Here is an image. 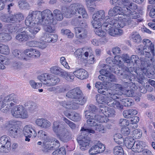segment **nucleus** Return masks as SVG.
<instances>
[{
	"mask_svg": "<svg viewBox=\"0 0 155 155\" xmlns=\"http://www.w3.org/2000/svg\"><path fill=\"white\" fill-rule=\"evenodd\" d=\"M146 72L147 69L145 68L137 70L136 73L137 74V78L140 80H142L144 78V74H145Z\"/></svg>",
	"mask_w": 155,
	"mask_h": 155,
	"instance_id": "44",
	"label": "nucleus"
},
{
	"mask_svg": "<svg viewBox=\"0 0 155 155\" xmlns=\"http://www.w3.org/2000/svg\"><path fill=\"white\" fill-rule=\"evenodd\" d=\"M60 104L64 107L69 109L74 110L78 109V105L79 104H76L73 100L72 101H62L60 102Z\"/></svg>",
	"mask_w": 155,
	"mask_h": 155,
	"instance_id": "25",
	"label": "nucleus"
},
{
	"mask_svg": "<svg viewBox=\"0 0 155 155\" xmlns=\"http://www.w3.org/2000/svg\"><path fill=\"white\" fill-rule=\"evenodd\" d=\"M101 27L98 28H95L94 31L96 34L98 36L102 37H104L106 35V33L105 32L102 30V28Z\"/></svg>",
	"mask_w": 155,
	"mask_h": 155,
	"instance_id": "64",
	"label": "nucleus"
},
{
	"mask_svg": "<svg viewBox=\"0 0 155 155\" xmlns=\"http://www.w3.org/2000/svg\"><path fill=\"white\" fill-rule=\"evenodd\" d=\"M126 8L123 7L122 8H121L120 7L117 6H115L113 8H111L108 11V14L109 16H114L113 19L114 20V18L117 16H120L122 14H124V13L127 12H126Z\"/></svg>",
	"mask_w": 155,
	"mask_h": 155,
	"instance_id": "16",
	"label": "nucleus"
},
{
	"mask_svg": "<svg viewBox=\"0 0 155 155\" xmlns=\"http://www.w3.org/2000/svg\"><path fill=\"white\" fill-rule=\"evenodd\" d=\"M120 101H121L122 104L125 106L129 107L132 105L133 103L132 101L129 99H120Z\"/></svg>",
	"mask_w": 155,
	"mask_h": 155,
	"instance_id": "58",
	"label": "nucleus"
},
{
	"mask_svg": "<svg viewBox=\"0 0 155 155\" xmlns=\"http://www.w3.org/2000/svg\"><path fill=\"white\" fill-rule=\"evenodd\" d=\"M113 87L115 90H112V91H114L116 92L117 93L120 94V92L121 93L120 95L122 94L123 92V90H124L125 88L123 87L122 85L120 84H113ZM120 95H119V96Z\"/></svg>",
	"mask_w": 155,
	"mask_h": 155,
	"instance_id": "45",
	"label": "nucleus"
},
{
	"mask_svg": "<svg viewBox=\"0 0 155 155\" xmlns=\"http://www.w3.org/2000/svg\"><path fill=\"white\" fill-rule=\"evenodd\" d=\"M23 132L25 136H28L29 137L35 138L37 135L34 127L31 124L26 125L24 127Z\"/></svg>",
	"mask_w": 155,
	"mask_h": 155,
	"instance_id": "18",
	"label": "nucleus"
},
{
	"mask_svg": "<svg viewBox=\"0 0 155 155\" xmlns=\"http://www.w3.org/2000/svg\"><path fill=\"white\" fill-rule=\"evenodd\" d=\"M66 96L70 98L73 99L76 104L83 105L86 102V99L83 96V93L81 90L77 87L70 90L67 92Z\"/></svg>",
	"mask_w": 155,
	"mask_h": 155,
	"instance_id": "7",
	"label": "nucleus"
},
{
	"mask_svg": "<svg viewBox=\"0 0 155 155\" xmlns=\"http://www.w3.org/2000/svg\"><path fill=\"white\" fill-rule=\"evenodd\" d=\"M75 12L74 15L77 16L76 20H77L78 18H88V15L84 6L81 5L78 3L73 4Z\"/></svg>",
	"mask_w": 155,
	"mask_h": 155,
	"instance_id": "14",
	"label": "nucleus"
},
{
	"mask_svg": "<svg viewBox=\"0 0 155 155\" xmlns=\"http://www.w3.org/2000/svg\"><path fill=\"white\" fill-rule=\"evenodd\" d=\"M146 146V143L145 142L140 141H135L133 145L132 150L135 152H143V151L144 150L143 148Z\"/></svg>",
	"mask_w": 155,
	"mask_h": 155,
	"instance_id": "22",
	"label": "nucleus"
},
{
	"mask_svg": "<svg viewBox=\"0 0 155 155\" xmlns=\"http://www.w3.org/2000/svg\"><path fill=\"white\" fill-rule=\"evenodd\" d=\"M2 34L3 41H9L12 39V37L6 31H2Z\"/></svg>",
	"mask_w": 155,
	"mask_h": 155,
	"instance_id": "57",
	"label": "nucleus"
},
{
	"mask_svg": "<svg viewBox=\"0 0 155 155\" xmlns=\"http://www.w3.org/2000/svg\"><path fill=\"white\" fill-rule=\"evenodd\" d=\"M131 18L124 14L121 15L120 16H117L114 18L111 24L119 27H123L125 25L133 26L136 25L137 23L131 20Z\"/></svg>",
	"mask_w": 155,
	"mask_h": 155,
	"instance_id": "8",
	"label": "nucleus"
},
{
	"mask_svg": "<svg viewBox=\"0 0 155 155\" xmlns=\"http://www.w3.org/2000/svg\"><path fill=\"white\" fill-rule=\"evenodd\" d=\"M64 71L59 67L56 66L52 67L50 68V71L51 73L61 76L62 74V72H64Z\"/></svg>",
	"mask_w": 155,
	"mask_h": 155,
	"instance_id": "42",
	"label": "nucleus"
},
{
	"mask_svg": "<svg viewBox=\"0 0 155 155\" xmlns=\"http://www.w3.org/2000/svg\"><path fill=\"white\" fill-rule=\"evenodd\" d=\"M81 134L78 137L79 147L82 151L87 149L89 146L90 139L89 136L91 134L95 133L94 130L90 128H85L82 127L81 130Z\"/></svg>",
	"mask_w": 155,
	"mask_h": 155,
	"instance_id": "2",
	"label": "nucleus"
},
{
	"mask_svg": "<svg viewBox=\"0 0 155 155\" xmlns=\"http://www.w3.org/2000/svg\"><path fill=\"white\" fill-rule=\"evenodd\" d=\"M47 90L49 92L54 91L57 93H60L65 90L63 87L60 86H57L48 88L47 89Z\"/></svg>",
	"mask_w": 155,
	"mask_h": 155,
	"instance_id": "51",
	"label": "nucleus"
},
{
	"mask_svg": "<svg viewBox=\"0 0 155 155\" xmlns=\"http://www.w3.org/2000/svg\"><path fill=\"white\" fill-rule=\"evenodd\" d=\"M143 48H138V50L141 54L145 55L148 58H152L155 55L153 45L149 39H143Z\"/></svg>",
	"mask_w": 155,
	"mask_h": 155,
	"instance_id": "10",
	"label": "nucleus"
},
{
	"mask_svg": "<svg viewBox=\"0 0 155 155\" xmlns=\"http://www.w3.org/2000/svg\"><path fill=\"white\" fill-rule=\"evenodd\" d=\"M84 51L82 48L77 49L74 53V55L76 58H79L84 61V60H87L89 55L88 51L85 52L84 54Z\"/></svg>",
	"mask_w": 155,
	"mask_h": 155,
	"instance_id": "27",
	"label": "nucleus"
},
{
	"mask_svg": "<svg viewBox=\"0 0 155 155\" xmlns=\"http://www.w3.org/2000/svg\"><path fill=\"white\" fill-rule=\"evenodd\" d=\"M35 123L38 126L44 129L47 128L51 125V123L49 121L44 118L36 119Z\"/></svg>",
	"mask_w": 155,
	"mask_h": 155,
	"instance_id": "28",
	"label": "nucleus"
},
{
	"mask_svg": "<svg viewBox=\"0 0 155 155\" xmlns=\"http://www.w3.org/2000/svg\"><path fill=\"white\" fill-rule=\"evenodd\" d=\"M123 59V58L122 57H120L119 55L116 56L114 57V64H116L114 66H116L117 67V65H118L119 67H122L124 66V64L122 60ZM116 71L118 73V70H117V67L116 68Z\"/></svg>",
	"mask_w": 155,
	"mask_h": 155,
	"instance_id": "37",
	"label": "nucleus"
},
{
	"mask_svg": "<svg viewBox=\"0 0 155 155\" xmlns=\"http://www.w3.org/2000/svg\"><path fill=\"white\" fill-rule=\"evenodd\" d=\"M21 122L15 120H11L6 124V126L9 129L10 136L13 138H17L21 134V130L19 127Z\"/></svg>",
	"mask_w": 155,
	"mask_h": 155,
	"instance_id": "11",
	"label": "nucleus"
},
{
	"mask_svg": "<svg viewBox=\"0 0 155 155\" xmlns=\"http://www.w3.org/2000/svg\"><path fill=\"white\" fill-rule=\"evenodd\" d=\"M12 54L14 56L19 59L27 61L25 50L22 52L20 50L14 49L12 51Z\"/></svg>",
	"mask_w": 155,
	"mask_h": 155,
	"instance_id": "29",
	"label": "nucleus"
},
{
	"mask_svg": "<svg viewBox=\"0 0 155 155\" xmlns=\"http://www.w3.org/2000/svg\"><path fill=\"white\" fill-rule=\"evenodd\" d=\"M52 130L56 135L61 140L67 142L71 137V133L65 128L64 125H63L58 121L53 122Z\"/></svg>",
	"mask_w": 155,
	"mask_h": 155,
	"instance_id": "3",
	"label": "nucleus"
},
{
	"mask_svg": "<svg viewBox=\"0 0 155 155\" xmlns=\"http://www.w3.org/2000/svg\"><path fill=\"white\" fill-rule=\"evenodd\" d=\"M11 142L8 137L4 136L0 138V152H8L11 150Z\"/></svg>",
	"mask_w": 155,
	"mask_h": 155,
	"instance_id": "13",
	"label": "nucleus"
},
{
	"mask_svg": "<svg viewBox=\"0 0 155 155\" xmlns=\"http://www.w3.org/2000/svg\"><path fill=\"white\" fill-rule=\"evenodd\" d=\"M22 35V38L23 42H25L28 40L30 39L33 37L32 36L29 34L26 28L23 27L19 29Z\"/></svg>",
	"mask_w": 155,
	"mask_h": 155,
	"instance_id": "34",
	"label": "nucleus"
},
{
	"mask_svg": "<svg viewBox=\"0 0 155 155\" xmlns=\"http://www.w3.org/2000/svg\"><path fill=\"white\" fill-rule=\"evenodd\" d=\"M66 152L64 147H61L59 149L54 151L52 153L55 155H65Z\"/></svg>",
	"mask_w": 155,
	"mask_h": 155,
	"instance_id": "59",
	"label": "nucleus"
},
{
	"mask_svg": "<svg viewBox=\"0 0 155 155\" xmlns=\"http://www.w3.org/2000/svg\"><path fill=\"white\" fill-rule=\"evenodd\" d=\"M61 77L69 81H72L74 78V76L71 73L65 71L62 72Z\"/></svg>",
	"mask_w": 155,
	"mask_h": 155,
	"instance_id": "41",
	"label": "nucleus"
},
{
	"mask_svg": "<svg viewBox=\"0 0 155 155\" xmlns=\"http://www.w3.org/2000/svg\"><path fill=\"white\" fill-rule=\"evenodd\" d=\"M98 111L100 114H102L107 117H113L115 113L113 109L104 105L100 106Z\"/></svg>",
	"mask_w": 155,
	"mask_h": 155,
	"instance_id": "21",
	"label": "nucleus"
},
{
	"mask_svg": "<svg viewBox=\"0 0 155 155\" xmlns=\"http://www.w3.org/2000/svg\"><path fill=\"white\" fill-rule=\"evenodd\" d=\"M73 74L76 77L81 80L85 79L88 76L87 72L82 68L77 70L73 72Z\"/></svg>",
	"mask_w": 155,
	"mask_h": 155,
	"instance_id": "26",
	"label": "nucleus"
},
{
	"mask_svg": "<svg viewBox=\"0 0 155 155\" xmlns=\"http://www.w3.org/2000/svg\"><path fill=\"white\" fill-rule=\"evenodd\" d=\"M51 34L47 32L43 33L41 35V39L44 42L49 43L51 42Z\"/></svg>",
	"mask_w": 155,
	"mask_h": 155,
	"instance_id": "52",
	"label": "nucleus"
},
{
	"mask_svg": "<svg viewBox=\"0 0 155 155\" xmlns=\"http://www.w3.org/2000/svg\"><path fill=\"white\" fill-rule=\"evenodd\" d=\"M42 16L45 20H47V18H48L50 19L54 20L55 21L56 23L55 24H51L48 25V26L54 29L53 33H54L55 31V28L54 25H56L57 23V21H60L63 18V14L61 11L58 9H55L54 10L53 12L49 9L45 10L41 12Z\"/></svg>",
	"mask_w": 155,
	"mask_h": 155,
	"instance_id": "5",
	"label": "nucleus"
},
{
	"mask_svg": "<svg viewBox=\"0 0 155 155\" xmlns=\"http://www.w3.org/2000/svg\"><path fill=\"white\" fill-rule=\"evenodd\" d=\"M38 137L44 140V143L48 142L50 138H48L46 132L42 130L39 131L38 133Z\"/></svg>",
	"mask_w": 155,
	"mask_h": 155,
	"instance_id": "43",
	"label": "nucleus"
},
{
	"mask_svg": "<svg viewBox=\"0 0 155 155\" xmlns=\"http://www.w3.org/2000/svg\"><path fill=\"white\" fill-rule=\"evenodd\" d=\"M87 119V123L89 126H96L97 124V120L95 117H89Z\"/></svg>",
	"mask_w": 155,
	"mask_h": 155,
	"instance_id": "49",
	"label": "nucleus"
},
{
	"mask_svg": "<svg viewBox=\"0 0 155 155\" xmlns=\"http://www.w3.org/2000/svg\"><path fill=\"white\" fill-rule=\"evenodd\" d=\"M37 78L44 84L48 86H55L60 81V78L57 76L47 73L39 75Z\"/></svg>",
	"mask_w": 155,
	"mask_h": 155,
	"instance_id": "9",
	"label": "nucleus"
},
{
	"mask_svg": "<svg viewBox=\"0 0 155 155\" xmlns=\"http://www.w3.org/2000/svg\"><path fill=\"white\" fill-rule=\"evenodd\" d=\"M126 12H127L124 13V15L126 16H127L130 17V18H132L133 19H136L139 18L140 15L138 12H130V10H127V8H126Z\"/></svg>",
	"mask_w": 155,
	"mask_h": 155,
	"instance_id": "39",
	"label": "nucleus"
},
{
	"mask_svg": "<svg viewBox=\"0 0 155 155\" xmlns=\"http://www.w3.org/2000/svg\"><path fill=\"white\" fill-rule=\"evenodd\" d=\"M88 8L91 10L94 9L95 5L94 2L96 1H100L101 0H85Z\"/></svg>",
	"mask_w": 155,
	"mask_h": 155,
	"instance_id": "60",
	"label": "nucleus"
},
{
	"mask_svg": "<svg viewBox=\"0 0 155 155\" xmlns=\"http://www.w3.org/2000/svg\"><path fill=\"white\" fill-rule=\"evenodd\" d=\"M105 150L104 145L98 142L92 146L89 150V152L92 155L95 154L102 153Z\"/></svg>",
	"mask_w": 155,
	"mask_h": 155,
	"instance_id": "17",
	"label": "nucleus"
},
{
	"mask_svg": "<svg viewBox=\"0 0 155 155\" xmlns=\"http://www.w3.org/2000/svg\"><path fill=\"white\" fill-rule=\"evenodd\" d=\"M131 39L135 42H139L141 39L140 35L136 32H134L131 34Z\"/></svg>",
	"mask_w": 155,
	"mask_h": 155,
	"instance_id": "46",
	"label": "nucleus"
},
{
	"mask_svg": "<svg viewBox=\"0 0 155 155\" xmlns=\"http://www.w3.org/2000/svg\"><path fill=\"white\" fill-rule=\"evenodd\" d=\"M96 107L94 105H91L88 107V109L85 111L84 112V115L86 118L89 117H95V116L97 114H95L96 112L97 111Z\"/></svg>",
	"mask_w": 155,
	"mask_h": 155,
	"instance_id": "24",
	"label": "nucleus"
},
{
	"mask_svg": "<svg viewBox=\"0 0 155 155\" xmlns=\"http://www.w3.org/2000/svg\"><path fill=\"white\" fill-rule=\"evenodd\" d=\"M122 2H124L123 7L127 8V10H131L130 12H134V10H136L137 8V5L134 3H130L128 0H121Z\"/></svg>",
	"mask_w": 155,
	"mask_h": 155,
	"instance_id": "30",
	"label": "nucleus"
},
{
	"mask_svg": "<svg viewBox=\"0 0 155 155\" xmlns=\"http://www.w3.org/2000/svg\"><path fill=\"white\" fill-rule=\"evenodd\" d=\"M101 114H100V115H97L95 116V118H96L97 120V122L99 123H105L107 122L109 119L107 116H102L101 115Z\"/></svg>",
	"mask_w": 155,
	"mask_h": 155,
	"instance_id": "53",
	"label": "nucleus"
},
{
	"mask_svg": "<svg viewBox=\"0 0 155 155\" xmlns=\"http://www.w3.org/2000/svg\"><path fill=\"white\" fill-rule=\"evenodd\" d=\"M108 67V70H107H107L104 69L101 70L100 71V72L101 74L104 75L105 76V77H107L110 74V71H109V70H110L111 72H114L115 74H117L118 75H120L118 74H119L118 73V72L116 71V68H117L116 66H113L112 67H111L110 66L107 65L106 66V67Z\"/></svg>",
	"mask_w": 155,
	"mask_h": 155,
	"instance_id": "31",
	"label": "nucleus"
},
{
	"mask_svg": "<svg viewBox=\"0 0 155 155\" xmlns=\"http://www.w3.org/2000/svg\"><path fill=\"white\" fill-rule=\"evenodd\" d=\"M95 86L96 88L98 89V92L101 94H105L106 92L107 93L110 94V93L111 92L110 90L103 87V84L100 82H97L95 84Z\"/></svg>",
	"mask_w": 155,
	"mask_h": 155,
	"instance_id": "35",
	"label": "nucleus"
},
{
	"mask_svg": "<svg viewBox=\"0 0 155 155\" xmlns=\"http://www.w3.org/2000/svg\"><path fill=\"white\" fill-rule=\"evenodd\" d=\"M27 45L30 47H38L41 49H44L46 47V44L36 41H32L27 43Z\"/></svg>",
	"mask_w": 155,
	"mask_h": 155,
	"instance_id": "33",
	"label": "nucleus"
},
{
	"mask_svg": "<svg viewBox=\"0 0 155 155\" xmlns=\"http://www.w3.org/2000/svg\"><path fill=\"white\" fill-rule=\"evenodd\" d=\"M79 25L82 27H77L74 28L77 37L80 39L84 38L87 37V31L82 27L86 25V22L84 21H81Z\"/></svg>",
	"mask_w": 155,
	"mask_h": 155,
	"instance_id": "15",
	"label": "nucleus"
},
{
	"mask_svg": "<svg viewBox=\"0 0 155 155\" xmlns=\"http://www.w3.org/2000/svg\"><path fill=\"white\" fill-rule=\"evenodd\" d=\"M41 12L38 11H30L25 21V25L29 27L26 28L31 36L35 35L40 30V28L38 25H42L44 30L47 32L53 33L54 29L48 26L51 24H55V21L48 18L47 20L43 18Z\"/></svg>",
	"mask_w": 155,
	"mask_h": 155,
	"instance_id": "1",
	"label": "nucleus"
},
{
	"mask_svg": "<svg viewBox=\"0 0 155 155\" xmlns=\"http://www.w3.org/2000/svg\"><path fill=\"white\" fill-rule=\"evenodd\" d=\"M111 92L110 93V94H109L108 93H107L106 92L105 94H103L106 95V97H105V104H107L109 106V104H111L113 101V100H115L119 98V95L121 94V93L120 92V94L117 93L114 91H112L110 90Z\"/></svg>",
	"mask_w": 155,
	"mask_h": 155,
	"instance_id": "19",
	"label": "nucleus"
},
{
	"mask_svg": "<svg viewBox=\"0 0 155 155\" xmlns=\"http://www.w3.org/2000/svg\"><path fill=\"white\" fill-rule=\"evenodd\" d=\"M62 11L64 16L67 18H70L73 15H74V6L73 4L69 7H63L62 8Z\"/></svg>",
	"mask_w": 155,
	"mask_h": 155,
	"instance_id": "23",
	"label": "nucleus"
},
{
	"mask_svg": "<svg viewBox=\"0 0 155 155\" xmlns=\"http://www.w3.org/2000/svg\"><path fill=\"white\" fill-rule=\"evenodd\" d=\"M25 107H28V110L31 112L34 113L38 110V106L34 102L28 101L25 104Z\"/></svg>",
	"mask_w": 155,
	"mask_h": 155,
	"instance_id": "36",
	"label": "nucleus"
},
{
	"mask_svg": "<svg viewBox=\"0 0 155 155\" xmlns=\"http://www.w3.org/2000/svg\"><path fill=\"white\" fill-rule=\"evenodd\" d=\"M132 138H134L135 139H138L140 138L142 135L141 130L138 129H135L134 130L131 134Z\"/></svg>",
	"mask_w": 155,
	"mask_h": 155,
	"instance_id": "54",
	"label": "nucleus"
},
{
	"mask_svg": "<svg viewBox=\"0 0 155 155\" xmlns=\"http://www.w3.org/2000/svg\"><path fill=\"white\" fill-rule=\"evenodd\" d=\"M114 140L118 144L122 143L124 140L122 135L119 133L116 134L114 135Z\"/></svg>",
	"mask_w": 155,
	"mask_h": 155,
	"instance_id": "48",
	"label": "nucleus"
},
{
	"mask_svg": "<svg viewBox=\"0 0 155 155\" xmlns=\"http://www.w3.org/2000/svg\"><path fill=\"white\" fill-rule=\"evenodd\" d=\"M10 49L8 46L0 43V53L8 55L10 53Z\"/></svg>",
	"mask_w": 155,
	"mask_h": 155,
	"instance_id": "40",
	"label": "nucleus"
},
{
	"mask_svg": "<svg viewBox=\"0 0 155 155\" xmlns=\"http://www.w3.org/2000/svg\"><path fill=\"white\" fill-rule=\"evenodd\" d=\"M28 111L25 109L23 106L18 118L25 119L28 118Z\"/></svg>",
	"mask_w": 155,
	"mask_h": 155,
	"instance_id": "61",
	"label": "nucleus"
},
{
	"mask_svg": "<svg viewBox=\"0 0 155 155\" xmlns=\"http://www.w3.org/2000/svg\"><path fill=\"white\" fill-rule=\"evenodd\" d=\"M31 86L33 88L37 89L41 87L42 84L41 83H36L34 80H31L29 81Z\"/></svg>",
	"mask_w": 155,
	"mask_h": 155,
	"instance_id": "63",
	"label": "nucleus"
},
{
	"mask_svg": "<svg viewBox=\"0 0 155 155\" xmlns=\"http://www.w3.org/2000/svg\"><path fill=\"white\" fill-rule=\"evenodd\" d=\"M113 153L114 155H123L124 153L123 148L120 146H116L114 147Z\"/></svg>",
	"mask_w": 155,
	"mask_h": 155,
	"instance_id": "47",
	"label": "nucleus"
},
{
	"mask_svg": "<svg viewBox=\"0 0 155 155\" xmlns=\"http://www.w3.org/2000/svg\"><path fill=\"white\" fill-rule=\"evenodd\" d=\"M134 91L132 88H129L128 89H126L125 88L123 90V92L122 94L126 96L127 97H130L133 96L134 94Z\"/></svg>",
	"mask_w": 155,
	"mask_h": 155,
	"instance_id": "55",
	"label": "nucleus"
},
{
	"mask_svg": "<svg viewBox=\"0 0 155 155\" xmlns=\"http://www.w3.org/2000/svg\"><path fill=\"white\" fill-rule=\"evenodd\" d=\"M113 20L110 21L108 23L106 22L103 24V28L110 35L113 36H120L123 33V31L119 28L122 27H117L114 25H112L111 23Z\"/></svg>",
	"mask_w": 155,
	"mask_h": 155,
	"instance_id": "12",
	"label": "nucleus"
},
{
	"mask_svg": "<svg viewBox=\"0 0 155 155\" xmlns=\"http://www.w3.org/2000/svg\"><path fill=\"white\" fill-rule=\"evenodd\" d=\"M105 12L104 10H100L94 13L93 15L91 23L94 28L102 27L105 22L108 23L110 21V17L105 16Z\"/></svg>",
	"mask_w": 155,
	"mask_h": 155,
	"instance_id": "4",
	"label": "nucleus"
},
{
	"mask_svg": "<svg viewBox=\"0 0 155 155\" xmlns=\"http://www.w3.org/2000/svg\"><path fill=\"white\" fill-rule=\"evenodd\" d=\"M123 142L124 143L125 146L128 149H132L134 142L133 138L130 137H128L124 138Z\"/></svg>",
	"mask_w": 155,
	"mask_h": 155,
	"instance_id": "38",
	"label": "nucleus"
},
{
	"mask_svg": "<svg viewBox=\"0 0 155 155\" xmlns=\"http://www.w3.org/2000/svg\"><path fill=\"white\" fill-rule=\"evenodd\" d=\"M139 120V118L137 116L131 118L130 122V124L131 127L133 128H135L137 127V123Z\"/></svg>",
	"mask_w": 155,
	"mask_h": 155,
	"instance_id": "50",
	"label": "nucleus"
},
{
	"mask_svg": "<svg viewBox=\"0 0 155 155\" xmlns=\"http://www.w3.org/2000/svg\"><path fill=\"white\" fill-rule=\"evenodd\" d=\"M52 143L53 142L52 146L54 148V150L59 147L60 145L59 141L57 139L55 138H50L49 140L48 141Z\"/></svg>",
	"mask_w": 155,
	"mask_h": 155,
	"instance_id": "62",
	"label": "nucleus"
},
{
	"mask_svg": "<svg viewBox=\"0 0 155 155\" xmlns=\"http://www.w3.org/2000/svg\"><path fill=\"white\" fill-rule=\"evenodd\" d=\"M19 103L18 98L13 94H11L5 97L2 101L0 110L2 112L7 113L10 111V108Z\"/></svg>",
	"mask_w": 155,
	"mask_h": 155,
	"instance_id": "6",
	"label": "nucleus"
},
{
	"mask_svg": "<svg viewBox=\"0 0 155 155\" xmlns=\"http://www.w3.org/2000/svg\"><path fill=\"white\" fill-rule=\"evenodd\" d=\"M25 53L27 58V61L30 59V58H38L40 56V53L39 51L33 48H30L25 50Z\"/></svg>",
	"mask_w": 155,
	"mask_h": 155,
	"instance_id": "20",
	"label": "nucleus"
},
{
	"mask_svg": "<svg viewBox=\"0 0 155 155\" xmlns=\"http://www.w3.org/2000/svg\"><path fill=\"white\" fill-rule=\"evenodd\" d=\"M22 107L21 105H16L12 108L11 110V114L14 117L18 118Z\"/></svg>",
	"mask_w": 155,
	"mask_h": 155,
	"instance_id": "32",
	"label": "nucleus"
},
{
	"mask_svg": "<svg viewBox=\"0 0 155 155\" xmlns=\"http://www.w3.org/2000/svg\"><path fill=\"white\" fill-rule=\"evenodd\" d=\"M61 33L63 35H66L69 38H72L74 36V34L68 29H62L61 30Z\"/></svg>",
	"mask_w": 155,
	"mask_h": 155,
	"instance_id": "56",
	"label": "nucleus"
}]
</instances>
